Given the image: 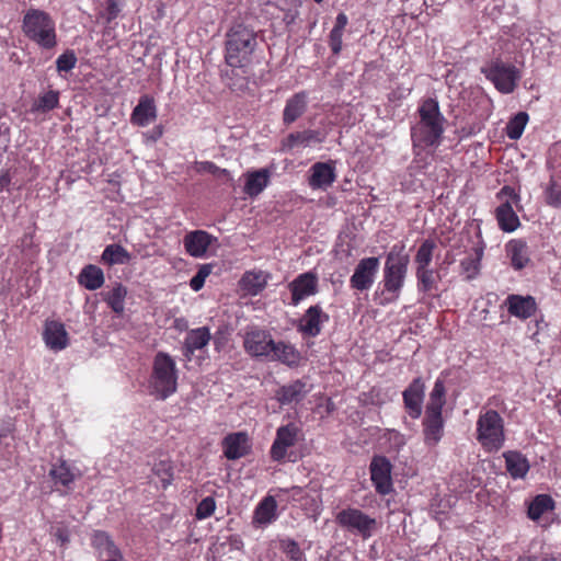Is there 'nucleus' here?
<instances>
[{"instance_id":"nucleus-22","label":"nucleus","mask_w":561,"mask_h":561,"mask_svg":"<svg viewBox=\"0 0 561 561\" xmlns=\"http://www.w3.org/2000/svg\"><path fill=\"white\" fill-rule=\"evenodd\" d=\"M157 118V106L153 98L142 95L130 115L133 125L145 127Z\"/></svg>"},{"instance_id":"nucleus-34","label":"nucleus","mask_w":561,"mask_h":561,"mask_svg":"<svg viewBox=\"0 0 561 561\" xmlns=\"http://www.w3.org/2000/svg\"><path fill=\"white\" fill-rule=\"evenodd\" d=\"M266 277L263 272H247L241 277L240 288L249 295L255 296L266 286Z\"/></svg>"},{"instance_id":"nucleus-7","label":"nucleus","mask_w":561,"mask_h":561,"mask_svg":"<svg viewBox=\"0 0 561 561\" xmlns=\"http://www.w3.org/2000/svg\"><path fill=\"white\" fill-rule=\"evenodd\" d=\"M151 385L161 400L176 391L178 375L174 359L164 352H158L153 358Z\"/></svg>"},{"instance_id":"nucleus-42","label":"nucleus","mask_w":561,"mask_h":561,"mask_svg":"<svg viewBox=\"0 0 561 561\" xmlns=\"http://www.w3.org/2000/svg\"><path fill=\"white\" fill-rule=\"evenodd\" d=\"M49 474L55 483H60L64 486H68L76 478L75 473L65 460H60L58 465L53 466Z\"/></svg>"},{"instance_id":"nucleus-20","label":"nucleus","mask_w":561,"mask_h":561,"mask_svg":"<svg viewBox=\"0 0 561 561\" xmlns=\"http://www.w3.org/2000/svg\"><path fill=\"white\" fill-rule=\"evenodd\" d=\"M224 455L229 460H237L250 453L249 436L244 432L227 435L222 440Z\"/></svg>"},{"instance_id":"nucleus-51","label":"nucleus","mask_w":561,"mask_h":561,"mask_svg":"<svg viewBox=\"0 0 561 561\" xmlns=\"http://www.w3.org/2000/svg\"><path fill=\"white\" fill-rule=\"evenodd\" d=\"M202 169L216 175V176H221V175H228V171L226 169H220L219 167H217L215 163L213 162H203L202 163Z\"/></svg>"},{"instance_id":"nucleus-36","label":"nucleus","mask_w":561,"mask_h":561,"mask_svg":"<svg viewBox=\"0 0 561 561\" xmlns=\"http://www.w3.org/2000/svg\"><path fill=\"white\" fill-rule=\"evenodd\" d=\"M126 295L127 289L121 283L116 284L107 293L102 294L103 300L117 314H122L124 312Z\"/></svg>"},{"instance_id":"nucleus-2","label":"nucleus","mask_w":561,"mask_h":561,"mask_svg":"<svg viewBox=\"0 0 561 561\" xmlns=\"http://www.w3.org/2000/svg\"><path fill=\"white\" fill-rule=\"evenodd\" d=\"M257 47V33L253 27L241 22L232 24L226 33V64L232 68L249 66Z\"/></svg>"},{"instance_id":"nucleus-25","label":"nucleus","mask_w":561,"mask_h":561,"mask_svg":"<svg viewBox=\"0 0 561 561\" xmlns=\"http://www.w3.org/2000/svg\"><path fill=\"white\" fill-rule=\"evenodd\" d=\"M308 94L306 91H300L290 96L285 104L283 111V123L286 126L295 123L307 111Z\"/></svg>"},{"instance_id":"nucleus-17","label":"nucleus","mask_w":561,"mask_h":561,"mask_svg":"<svg viewBox=\"0 0 561 561\" xmlns=\"http://www.w3.org/2000/svg\"><path fill=\"white\" fill-rule=\"evenodd\" d=\"M329 321V314L319 305L310 306L298 322V331L304 335L316 337L321 332L322 323Z\"/></svg>"},{"instance_id":"nucleus-50","label":"nucleus","mask_w":561,"mask_h":561,"mask_svg":"<svg viewBox=\"0 0 561 561\" xmlns=\"http://www.w3.org/2000/svg\"><path fill=\"white\" fill-rule=\"evenodd\" d=\"M343 31L332 28L330 33V46L334 55L340 54L342 49Z\"/></svg>"},{"instance_id":"nucleus-12","label":"nucleus","mask_w":561,"mask_h":561,"mask_svg":"<svg viewBox=\"0 0 561 561\" xmlns=\"http://www.w3.org/2000/svg\"><path fill=\"white\" fill-rule=\"evenodd\" d=\"M392 465L385 456H375L371 459L369 470L370 478L377 493L381 495L389 494L392 491L391 479Z\"/></svg>"},{"instance_id":"nucleus-6","label":"nucleus","mask_w":561,"mask_h":561,"mask_svg":"<svg viewBox=\"0 0 561 561\" xmlns=\"http://www.w3.org/2000/svg\"><path fill=\"white\" fill-rule=\"evenodd\" d=\"M409 255L402 253V248L393 247L387 254L383 268V290L391 295L388 302L399 298L408 273Z\"/></svg>"},{"instance_id":"nucleus-48","label":"nucleus","mask_w":561,"mask_h":561,"mask_svg":"<svg viewBox=\"0 0 561 561\" xmlns=\"http://www.w3.org/2000/svg\"><path fill=\"white\" fill-rule=\"evenodd\" d=\"M77 57L73 50H66L56 60V67L59 72H68L76 67Z\"/></svg>"},{"instance_id":"nucleus-1","label":"nucleus","mask_w":561,"mask_h":561,"mask_svg":"<svg viewBox=\"0 0 561 561\" xmlns=\"http://www.w3.org/2000/svg\"><path fill=\"white\" fill-rule=\"evenodd\" d=\"M419 122L411 129L414 148H436L440 145L445 118L435 99H426L419 107Z\"/></svg>"},{"instance_id":"nucleus-49","label":"nucleus","mask_w":561,"mask_h":561,"mask_svg":"<svg viewBox=\"0 0 561 561\" xmlns=\"http://www.w3.org/2000/svg\"><path fill=\"white\" fill-rule=\"evenodd\" d=\"M546 202L552 207L561 206V186L553 179L546 188Z\"/></svg>"},{"instance_id":"nucleus-26","label":"nucleus","mask_w":561,"mask_h":561,"mask_svg":"<svg viewBox=\"0 0 561 561\" xmlns=\"http://www.w3.org/2000/svg\"><path fill=\"white\" fill-rule=\"evenodd\" d=\"M271 348H273V351H271L267 356L270 360L280 362L289 367H296L299 365L301 355L290 343L274 341Z\"/></svg>"},{"instance_id":"nucleus-53","label":"nucleus","mask_w":561,"mask_h":561,"mask_svg":"<svg viewBox=\"0 0 561 561\" xmlns=\"http://www.w3.org/2000/svg\"><path fill=\"white\" fill-rule=\"evenodd\" d=\"M346 24H347V16L344 13H339L333 28L344 31Z\"/></svg>"},{"instance_id":"nucleus-19","label":"nucleus","mask_w":561,"mask_h":561,"mask_svg":"<svg viewBox=\"0 0 561 561\" xmlns=\"http://www.w3.org/2000/svg\"><path fill=\"white\" fill-rule=\"evenodd\" d=\"M217 241L215 237L205 230H194L185 234L183 244L185 251L193 257H203L213 242Z\"/></svg>"},{"instance_id":"nucleus-54","label":"nucleus","mask_w":561,"mask_h":561,"mask_svg":"<svg viewBox=\"0 0 561 561\" xmlns=\"http://www.w3.org/2000/svg\"><path fill=\"white\" fill-rule=\"evenodd\" d=\"M55 536L57 540H59L62 545L69 541L68 533L62 528H57L55 531Z\"/></svg>"},{"instance_id":"nucleus-23","label":"nucleus","mask_w":561,"mask_h":561,"mask_svg":"<svg viewBox=\"0 0 561 561\" xmlns=\"http://www.w3.org/2000/svg\"><path fill=\"white\" fill-rule=\"evenodd\" d=\"M505 306L511 316L524 320L533 317L537 310V304L531 296L510 295L505 299Z\"/></svg>"},{"instance_id":"nucleus-8","label":"nucleus","mask_w":561,"mask_h":561,"mask_svg":"<svg viewBox=\"0 0 561 561\" xmlns=\"http://www.w3.org/2000/svg\"><path fill=\"white\" fill-rule=\"evenodd\" d=\"M481 73L503 94L513 93L522 78L520 71L515 65L504 62L500 58L492 59L482 66Z\"/></svg>"},{"instance_id":"nucleus-46","label":"nucleus","mask_w":561,"mask_h":561,"mask_svg":"<svg viewBox=\"0 0 561 561\" xmlns=\"http://www.w3.org/2000/svg\"><path fill=\"white\" fill-rule=\"evenodd\" d=\"M153 473L160 478L163 488L169 485L171 483V480L173 478V470L169 462L167 461H159L154 463L152 468Z\"/></svg>"},{"instance_id":"nucleus-28","label":"nucleus","mask_w":561,"mask_h":561,"mask_svg":"<svg viewBox=\"0 0 561 561\" xmlns=\"http://www.w3.org/2000/svg\"><path fill=\"white\" fill-rule=\"evenodd\" d=\"M307 392L306 383L301 380H295L289 385L280 387L276 391L275 397L282 405H287L300 402L304 400Z\"/></svg>"},{"instance_id":"nucleus-44","label":"nucleus","mask_w":561,"mask_h":561,"mask_svg":"<svg viewBox=\"0 0 561 561\" xmlns=\"http://www.w3.org/2000/svg\"><path fill=\"white\" fill-rule=\"evenodd\" d=\"M280 549L290 561H306L302 550L294 539L287 538L280 540Z\"/></svg>"},{"instance_id":"nucleus-18","label":"nucleus","mask_w":561,"mask_h":561,"mask_svg":"<svg viewBox=\"0 0 561 561\" xmlns=\"http://www.w3.org/2000/svg\"><path fill=\"white\" fill-rule=\"evenodd\" d=\"M424 443L428 447L436 446L444 435V419L442 412L425 411L422 422Z\"/></svg>"},{"instance_id":"nucleus-33","label":"nucleus","mask_w":561,"mask_h":561,"mask_svg":"<svg viewBox=\"0 0 561 561\" xmlns=\"http://www.w3.org/2000/svg\"><path fill=\"white\" fill-rule=\"evenodd\" d=\"M506 251L515 270L524 268L529 262L527 244L522 240L510 241Z\"/></svg>"},{"instance_id":"nucleus-56","label":"nucleus","mask_w":561,"mask_h":561,"mask_svg":"<svg viewBox=\"0 0 561 561\" xmlns=\"http://www.w3.org/2000/svg\"><path fill=\"white\" fill-rule=\"evenodd\" d=\"M314 1L319 3V2H321L322 0H314Z\"/></svg>"},{"instance_id":"nucleus-45","label":"nucleus","mask_w":561,"mask_h":561,"mask_svg":"<svg viewBox=\"0 0 561 561\" xmlns=\"http://www.w3.org/2000/svg\"><path fill=\"white\" fill-rule=\"evenodd\" d=\"M213 271V264H203L199 266L197 273L191 278L190 286L194 291L203 288L205 279Z\"/></svg>"},{"instance_id":"nucleus-10","label":"nucleus","mask_w":561,"mask_h":561,"mask_svg":"<svg viewBox=\"0 0 561 561\" xmlns=\"http://www.w3.org/2000/svg\"><path fill=\"white\" fill-rule=\"evenodd\" d=\"M335 520L341 527L356 531L362 535L363 538L370 537L377 525L375 518L369 517L360 510L351 507L339 512Z\"/></svg>"},{"instance_id":"nucleus-40","label":"nucleus","mask_w":561,"mask_h":561,"mask_svg":"<svg viewBox=\"0 0 561 561\" xmlns=\"http://www.w3.org/2000/svg\"><path fill=\"white\" fill-rule=\"evenodd\" d=\"M59 105V92L49 90L38 96L32 106L33 112L47 113Z\"/></svg>"},{"instance_id":"nucleus-55","label":"nucleus","mask_w":561,"mask_h":561,"mask_svg":"<svg viewBox=\"0 0 561 561\" xmlns=\"http://www.w3.org/2000/svg\"><path fill=\"white\" fill-rule=\"evenodd\" d=\"M163 135V127L161 125L156 126L150 135V138L156 141Z\"/></svg>"},{"instance_id":"nucleus-29","label":"nucleus","mask_w":561,"mask_h":561,"mask_svg":"<svg viewBox=\"0 0 561 561\" xmlns=\"http://www.w3.org/2000/svg\"><path fill=\"white\" fill-rule=\"evenodd\" d=\"M319 131L307 129L304 131L290 133L287 137L282 140V150L290 151L296 147H307L312 142H321Z\"/></svg>"},{"instance_id":"nucleus-47","label":"nucleus","mask_w":561,"mask_h":561,"mask_svg":"<svg viewBox=\"0 0 561 561\" xmlns=\"http://www.w3.org/2000/svg\"><path fill=\"white\" fill-rule=\"evenodd\" d=\"M215 508H216V501L214 497L207 496V497L203 499L196 507V514H195L196 518L205 519V518L210 517L214 514Z\"/></svg>"},{"instance_id":"nucleus-9","label":"nucleus","mask_w":561,"mask_h":561,"mask_svg":"<svg viewBox=\"0 0 561 561\" xmlns=\"http://www.w3.org/2000/svg\"><path fill=\"white\" fill-rule=\"evenodd\" d=\"M496 198L501 202V205L495 209V217L499 227L505 232L515 231L519 227L520 222L512 207V203H517L519 201V196L513 187L505 185L496 194Z\"/></svg>"},{"instance_id":"nucleus-31","label":"nucleus","mask_w":561,"mask_h":561,"mask_svg":"<svg viewBox=\"0 0 561 561\" xmlns=\"http://www.w3.org/2000/svg\"><path fill=\"white\" fill-rule=\"evenodd\" d=\"M78 283L88 290L99 289L104 284V273L99 266L89 264L81 270Z\"/></svg>"},{"instance_id":"nucleus-43","label":"nucleus","mask_w":561,"mask_h":561,"mask_svg":"<svg viewBox=\"0 0 561 561\" xmlns=\"http://www.w3.org/2000/svg\"><path fill=\"white\" fill-rule=\"evenodd\" d=\"M482 251H477L476 256L465 257L460 262L461 273L465 274L466 279H473L480 271V260H481Z\"/></svg>"},{"instance_id":"nucleus-11","label":"nucleus","mask_w":561,"mask_h":561,"mask_svg":"<svg viewBox=\"0 0 561 561\" xmlns=\"http://www.w3.org/2000/svg\"><path fill=\"white\" fill-rule=\"evenodd\" d=\"M379 265V259L376 256L362 259L350 278L351 287L360 291L368 290L375 282Z\"/></svg>"},{"instance_id":"nucleus-5","label":"nucleus","mask_w":561,"mask_h":561,"mask_svg":"<svg viewBox=\"0 0 561 561\" xmlns=\"http://www.w3.org/2000/svg\"><path fill=\"white\" fill-rule=\"evenodd\" d=\"M476 432V438L485 451L495 453L504 446V420L497 411L488 410L480 413Z\"/></svg>"},{"instance_id":"nucleus-13","label":"nucleus","mask_w":561,"mask_h":561,"mask_svg":"<svg viewBox=\"0 0 561 561\" xmlns=\"http://www.w3.org/2000/svg\"><path fill=\"white\" fill-rule=\"evenodd\" d=\"M298 432V427L293 423L277 428L276 437L270 451L271 458L274 461L280 462L286 458L287 449L297 443Z\"/></svg>"},{"instance_id":"nucleus-30","label":"nucleus","mask_w":561,"mask_h":561,"mask_svg":"<svg viewBox=\"0 0 561 561\" xmlns=\"http://www.w3.org/2000/svg\"><path fill=\"white\" fill-rule=\"evenodd\" d=\"M268 183L270 171L267 169L249 172L243 191L248 196L255 197L264 191Z\"/></svg>"},{"instance_id":"nucleus-24","label":"nucleus","mask_w":561,"mask_h":561,"mask_svg":"<svg viewBox=\"0 0 561 561\" xmlns=\"http://www.w3.org/2000/svg\"><path fill=\"white\" fill-rule=\"evenodd\" d=\"M309 185L312 188H327L335 181V165L333 161L316 162L310 169Z\"/></svg>"},{"instance_id":"nucleus-16","label":"nucleus","mask_w":561,"mask_h":561,"mask_svg":"<svg viewBox=\"0 0 561 561\" xmlns=\"http://www.w3.org/2000/svg\"><path fill=\"white\" fill-rule=\"evenodd\" d=\"M424 392L425 385L421 377L414 378L402 392L404 409L413 420L419 419L422 414Z\"/></svg>"},{"instance_id":"nucleus-41","label":"nucleus","mask_w":561,"mask_h":561,"mask_svg":"<svg viewBox=\"0 0 561 561\" xmlns=\"http://www.w3.org/2000/svg\"><path fill=\"white\" fill-rule=\"evenodd\" d=\"M528 122V114L526 112H518L506 124V135L512 140H517L523 135V131Z\"/></svg>"},{"instance_id":"nucleus-35","label":"nucleus","mask_w":561,"mask_h":561,"mask_svg":"<svg viewBox=\"0 0 561 561\" xmlns=\"http://www.w3.org/2000/svg\"><path fill=\"white\" fill-rule=\"evenodd\" d=\"M276 500L273 496H266L256 506L253 520L260 525L270 524L276 518Z\"/></svg>"},{"instance_id":"nucleus-15","label":"nucleus","mask_w":561,"mask_h":561,"mask_svg":"<svg viewBox=\"0 0 561 561\" xmlns=\"http://www.w3.org/2000/svg\"><path fill=\"white\" fill-rule=\"evenodd\" d=\"M274 340L265 330H252L247 332L243 340V347L245 352L253 357L267 358Z\"/></svg>"},{"instance_id":"nucleus-14","label":"nucleus","mask_w":561,"mask_h":561,"mask_svg":"<svg viewBox=\"0 0 561 561\" xmlns=\"http://www.w3.org/2000/svg\"><path fill=\"white\" fill-rule=\"evenodd\" d=\"M291 293V305L298 306L299 302L318 293V276L313 272H306L298 275L288 284Z\"/></svg>"},{"instance_id":"nucleus-4","label":"nucleus","mask_w":561,"mask_h":561,"mask_svg":"<svg viewBox=\"0 0 561 561\" xmlns=\"http://www.w3.org/2000/svg\"><path fill=\"white\" fill-rule=\"evenodd\" d=\"M436 247L434 239H425L417 248L414 256L417 290L423 294L437 290L438 283L442 279L440 274L431 267Z\"/></svg>"},{"instance_id":"nucleus-3","label":"nucleus","mask_w":561,"mask_h":561,"mask_svg":"<svg viewBox=\"0 0 561 561\" xmlns=\"http://www.w3.org/2000/svg\"><path fill=\"white\" fill-rule=\"evenodd\" d=\"M22 31L41 48L53 49L57 45L55 22L51 16L39 9H28L22 20Z\"/></svg>"},{"instance_id":"nucleus-37","label":"nucleus","mask_w":561,"mask_h":561,"mask_svg":"<svg viewBox=\"0 0 561 561\" xmlns=\"http://www.w3.org/2000/svg\"><path fill=\"white\" fill-rule=\"evenodd\" d=\"M554 508V501L548 494H539L528 505L527 516L531 520H538L546 512Z\"/></svg>"},{"instance_id":"nucleus-27","label":"nucleus","mask_w":561,"mask_h":561,"mask_svg":"<svg viewBox=\"0 0 561 561\" xmlns=\"http://www.w3.org/2000/svg\"><path fill=\"white\" fill-rule=\"evenodd\" d=\"M44 340L46 345L54 351L66 348L68 345V334L65 325L58 321L47 322L44 331Z\"/></svg>"},{"instance_id":"nucleus-21","label":"nucleus","mask_w":561,"mask_h":561,"mask_svg":"<svg viewBox=\"0 0 561 561\" xmlns=\"http://www.w3.org/2000/svg\"><path fill=\"white\" fill-rule=\"evenodd\" d=\"M210 339V331L207 327L188 331L182 347L185 360L191 362L195 351L204 348L209 343Z\"/></svg>"},{"instance_id":"nucleus-52","label":"nucleus","mask_w":561,"mask_h":561,"mask_svg":"<svg viewBox=\"0 0 561 561\" xmlns=\"http://www.w3.org/2000/svg\"><path fill=\"white\" fill-rule=\"evenodd\" d=\"M119 12V9L116 4V1L115 0H107V13H108V19L112 20V19H115L117 16Z\"/></svg>"},{"instance_id":"nucleus-39","label":"nucleus","mask_w":561,"mask_h":561,"mask_svg":"<svg viewBox=\"0 0 561 561\" xmlns=\"http://www.w3.org/2000/svg\"><path fill=\"white\" fill-rule=\"evenodd\" d=\"M446 403V388L442 379H437L430 393L428 402L425 407V411L443 412V408Z\"/></svg>"},{"instance_id":"nucleus-32","label":"nucleus","mask_w":561,"mask_h":561,"mask_svg":"<svg viewBox=\"0 0 561 561\" xmlns=\"http://www.w3.org/2000/svg\"><path fill=\"white\" fill-rule=\"evenodd\" d=\"M506 470L512 478H524L528 470L529 463L526 457L518 451H507L504 454Z\"/></svg>"},{"instance_id":"nucleus-38","label":"nucleus","mask_w":561,"mask_h":561,"mask_svg":"<svg viewBox=\"0 0 561 561\" xmlns=\"http://www.w3.org/2000/svg\"><path fill=\"white\" fill-rule=\"evenodd\" d=\"M101 259L108 265L126 264L130 261V254L119 244H108L104 249Z\"/></svg>"}]
</instances>
